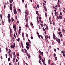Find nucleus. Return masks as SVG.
Wrapping results in <instances>:
<instances>
[{
  "instance_id": "23",
  "label": "nucleus",
  "mask_w": 65,
  "mask_h": 65,
  "mask_svg": "<svg viewBox=\"0 0 65 65\" xmlns=\"http://www.w3.org/2000/svg\"><path fill=\"white\" fill-rule=\"evenodd\" d=\"M26 20V22H27V21H28V18H27V19H25Z\"/></svg>"
},
{
  "instance_id": "17",
  "label": "nucleus",
  "mask_w": 65,
  "mask_h": 65,
  "mask_svg": "<svg viewBox=\"0 0 65 65\" xmlns=\"http://www.w3.org/2000/svg\"><path fill=\"white\" fill-rule=\"evenodd\" d=\"M61 32L60 31L59 32L58 34L59 35H61Z\"/></svg>"
},
{
  "instance_id": "41",
  "label": "nucleus",
  "mask_w": 65,
  "mask_h": 65,
  "mask_svg": "<svg viewBox=\"0 0 65 65\" xmlns=\"http://www.w3.org/2000/svg\"><path fill=\"white\" fill-rule=\"evenodd\" d=\"M59 3H60V0L58 1V3L57 4H59Z\"/></svg>"
},
{
  "instance_id": "26",
  "label": "nucleus",
  "mask_w": 65,
  "mask_h": 65,
  "mask_svg": "<svg viewBox=\"0 0 65 65\" xmlns=\"http://www.w3.org/2000/svg\"><path fill=\"white\" fill-rule=\"evenodd\" d=\"M8 52L11 53V50H10L9 49V52Z\"/></svg>"
},
{
  "instance_id": "6",
  "label": "nucleus",
  "mask_w": 65,
  "mask_h": 65,
  "mask_svg": "<svg viewBox=\"0 0 65 65\" xmlns=\"http://www.w3.org/2000/svg\"><path fill=\"white\" fill-rule=\"evenodd\" d=\"M10 15L9 14H8V20H9V19L10 18Z\"/></svg>"
},
{
  "instance_id": "31",
  "label": "nucleus",
  "mask_w": 65,
  "mask_h": 65,
  "mask_svg": "<svg viewBox=\"0 0 65 65\" xmlns=\"http://www.w3.org/2000/svg\"><path fill=\"white\" fill-rule=\"evenodd\" d=\"M60 15H62V12H60Z\"/></svg>"
},
{
  "instance_id": "28",
  "label": "nucleus",
  "mask_w": 65,
  "mask_h": 65,
  "mask_svg": "<svg viewBox=\"0 0 65 65\" xmlns=\"http://www.w3.org/2000/svg\"><path fill=\"white\" fill-rule=\"evenodd\" d=\"M39 62L40 64H41V61H40V60H39Z\"/></svg>"
},
{
  "instance_id": "46",
  "label": "nucleus",
  "mask_w": 65,
  "mask_h": 65,
  "mask_svg": "<svg viewBox=\"0 0 65 65\" xmlns=\"http://www.w3.org/2000/svg\"><path fill=\"white\" fill-rule=\"evenodd\" d=\"M9 56H10V57H11V58H12V55H11L10 54Z\"/></svg>"
},
{
  "instance_id": "33",
  "label": "nucleus",
  "mask_w": 65,
  "mask_h": 65,
  "mask_svg": "<svg viewBox=\"0 0 65 65\" xmlns=\"http://www.w3.org/2000/svg\"><path fill=\"white\" fill-rule=\"evenodd\" d=\"M18 41H20V38H18V39H17Z\"/></svg>"
},
{
  "instance_id": "56",
  "label": "nucleus",
  "mask_w": 65,
  "mask_h": 65,
  "mask_svg": "<svg viewBox=\"0 0 65 65\" xmlns=\"http://www.w3.org/2000/svg\"><path fill=\"white\" fill-rule=\"evenodd\" d=\"M26 37H28V34H26Z\"/></svg>"
},
{
  "instance_id": "52",
  "label": "nucleus",
  "mask_w": 65,
  "mask_h": 65,
  "mask_svg": "<svg viewBox=\"0 0 65 65\" xmlns=\"http://www.w3.org/2000/svg\"><path fill=\"white\" fill-rule=\"evenodd\" d=\"M10 59L9 58H8V61H10Z\"/></svg>"
},
{
  "instance_id": "64",
  "label": "nucleus",
  "mask_w": 65,
  "mask_h": 65,
  "mask_svg": "<svg viewBox=\"0 0 65 65\" xmlns=\"http://www.w3.org/2000/svg\"><path fill=\"white\" fill-rule=\"evenodd\" d=\"M53 24L54 25H55V22H53Z\"/></svg>"
},
{
  "instance_id": "2",
  "label": "nucleus",
  "mask_w": 65,
  "mask_h": 65,
  "mask_svg": "<svg viewBox=\"0 0 65 65\" xmlns=\"http://www.w3.org/2000/svg\"><path fill=\"white\" fill-rule=\"evenodd\" d=\"M59 19L60 20H61H61H62V19H63V17L62 16H60V15H59Z\"/></svg>"
},
{
  "instance_id": "42",
  "label": "nucleus",
  "mask_w": 65,
  "mask_h": 65,
  "mask_svg": "<svg viewBox=\"0 0 65 65\" xmlns=\"http://www.w3.org/2000/svg\"><path fill=\"white\" fill-rule=\"evenodd\" d=\"M44 9L46 11H47V9H46V8H44Z\"/></svg>"
},
{
  "instance_id": "49",
  "label": "nucleus",
  "mask_w": 65,
  "mask_h": 65,
  "mask_svg": "<svg viewBox=\"0 0 65 65\" xmlns=\"http://www.w3.org/2000/svg\"><path fill=\"white\" fill-rule=\"evenodd\" d=\"M30 25H31V26H33V23H30Z\"/></svg>"
},
{
  "instance_id": "4",
  "label": "nucleus",
  "mask_w": 65,
  "mask_h": 65,
  "mask_svg": "<svg viewBox=\"0 0 65 65\" xmlns=\"http://www.w3.org/2000/svg\"><path fill=\"white\" fill-rule=\"evenodd\" d=\"M26 44L27 46H29V45H30V43H29V42H26Z\"/></svg>"
},
{
  "instance_id": "43",
  "label": "nucleus",
  "mask_w": 65,
  "mask_h": 65,
  "mask_svg": "<svg viewBox=\"0 0 65 65\" xmlns=\"http://www.w3.org/2000/svg\"><path fill=\"white\" fill-rule=\"evenodd\" d=\"M38 26L39 29H41V28H40V25H39Z\"/></svg>"
},
{
  "instance_id": "5",
  "label": "nucleus",
  "mask_w": 65,
  "mask_h": 65,
  "mask_svg": "<svg viewBox=\"0 0 65 65\" xmlns=\"http://www.w3.org/2000/svg\"><path fill=\"white\" fill-rule=\"evenodd\" d=\"M27 55L29 58H31V56H30V54H27Z\"/></svg>"
},
{
  "instance_id": "15",
  "label": "nucleus",
  "mask_w": 65,
  "mask_h": 65,
  "mask_svg": "<svg viewBox=\"0 0 65 65\" xmlns=\"http://www.w3.org/2000/svg\"><path fill=\"white\" fill-rule=\"evenodd\" d=\"M22 35L23 37H24V33H23V32L22 33Z\"/></svg>"
},
{
  "instance_id": "9",
  "label": "nucleus",
  "mask_w": 65,
  "mask_h": 65,
  "mask_svg": "<svg viewBox=\"0 0 65 65\" xmlns=\"http://www.w3.org/2000/svg\"><path fill=\"white\" fill-rule=\"evenodd\" d=\"M39 57L40 60H41L42 58H41V56H40V55H39Z\"/></svg>"
},
{
  "instance_id": "54",
  "label": "nucleus",
  "mask_w": 65,
  "mask_h": 65,
  "mask_svg": "<svg viewBox=\"0 0 65 65\" xmlns=\"http://www.w3.org/2000/svg\"><path fill=\"white\" fill-rule=\"evenodd\" d=\"M18 10L20 11V12H21V10H20V9H18Z\"/></svg>"
},
{
  "instance_id": "62",
  "label": "nucleus",
  "mask_w": 65,
  "mask_h": 65,
  "mask_svg": "<svg viewBox=\"0 0 65 65\" xmlns=\"http://www.w3.org/2000/svg\"><path fill=\"white\" fill-rule=\"evenodd\" d=\"M58 30L59 31H61V29L60 28H59L58 29Z\"/></svg>"
},
{
  "instance_id": "14",
  "label": "nucleus",
  "mask_w": 65,
  "mask_h": 65,
  "mask_svg": "<svg viewBox=\"0 0 65 65\" xmlns=\"http://www.w3.org/2000/svg\"><path fill=\"white\" fill-rule=\"evenodd\" d=\"M45 17H46V18L47 17V13H45Z\"/></svg>"
},
{
  "instance_id": "37",
  "label": "nucleus",
  "mask_w": 65,
  "mask_h": 65,
  "mask_svg": "<svg viewBox=\"0 0 65 65\" xmlns=\"http://www.w3.org/2000/svg\"><path fill=\"white\" fill-rule=\"evenodd\" d=\"M12 4H10V7H11V6H12Z\"/></svg>"
},
{
  "instance_id": "34",
  "label": "nucleus",
  "mask_w": 65,
  "mask_h": 65,
  "mask_svg": "<svg viewBox=\"0 0 65 65\" xmlns=\"http://www.w3.org/2000/svg\"><path fill=\"white\" fill-rule=\"evenodd\" d=\"M40 25L41 26H42V27L43 26V24H41V23L40 24Z\"/></svg>"
},
{
  "instance_id": "57",
  "label": "nucleus",
  "mask_w": 65,
  "mask_h": 65,
  "mask_svg": "<svg viewBox=\"0 0 65 65\" xmlns=\"http://www.w3.org/2000/svg\"><path fill=\"white\" fill-rule=\"evenodd\" d=\"M13 36H14V37H15V38H16V37H15V35L14 34Z\"/></svg>"
},
{
  "instance_id": "30",
  "label": "nucleus",
  "mask_w": 65,
  "mask_h": 65,
  "mask_svg": "<svg viewBox=\"0 0 65 65\" xmlns=\"http://www.w3.org/2000/svg\"><path fill=\"white\" fill-rule=\"evenodd\" d=\"M25 53H26V54H28V52H27V50H26V51H25Z\"/></svg>"
},
{
  "instance_id": "50",
  "label": "nucleus",
  "mask_w": 65,
  "mask_h": 65,
  "mask_svg": "<svg viewBox=\"0 0 65 65\" xmlns=\"http://www.w3.org/2000/svg\"><path fill=\"white\" fill-rule=\"evenodd\" d=\"M6 7V6H5V5H4V9H5V8Z\"/></svg>"
},
{
  "instance_id": "22",
  "label": "nucleus",
  "mask_w": 65,
  "mask_h": 65,
  "mask_svg": "<svg viewBox=\"0 0 65 65\" xmlns=\"http://www.w3.org/2000/svg\"><path fill=\"white\" fill-rule=\"evenodd\" d=\"M55 60H56V61H57V57H55Z\"/></svg>"
},
{
  "instance_id": "12",
  "label": "nucleus",
  "mask_w": 65,
  "mask_h": 65,
  "mask_svg": "<svg viewBox=\"0 0 65 65\" xmlns=\"http://www.w3.org/2000/svg\"><path fill=\"white\" fill-rule=\"evenodd\" d=\"M9 1L10 2V3H12V2H13V0H11V1L10 0H9Z\"/></svg>"
},
{
  "instance_id": "53",
  "label": "nucleus",
  "mask_w": 65,
  "mask_h": 65,
  "mask_svg": "<svg viewBox=\"0 0 65 65\" xmlns=\"http://www.w3.org/2000/svg\"><path fill=\"white\" fill-rule=\"evenodd\" d=\"M48 38L49 39H51V36H49Z\"/></svg>"
},
{
  "instance_id": "25",
  "label": "nucleus",
  "mask_w": 65,
  "mask_h": 65,
  "mask_svg": "<svg viewBox=\"0 0 65 65\" xmlns=\"http://www.w3.org/2000/svg\"><path fill=\"white\" fill-rule=\"evenodd\" d=\"M28 41L30 43H31V41H30V40L29 39H28Z\"/></svg>"
},
{
  "instance_id": "24",
  "label": "nucleus",
  "mask_w": 65,
  "mask_h": 65,
  "mask_svg": "<svg viewBox=\"0 0 65 65\" xmlns=\"http://www.w3.org/2000/svg\"><path fill=\"white\" fill-rule=\"evenodd\" d=\"M60 35V37H62V34H61Z\"/></svg>"
},
{
  "instance_id": "60",
  "label": "nucleus",
  "mask_w": 65,
  "mask_h": 65,
  "mask_svg": "<svg viewBox=\"0 0 65 65\" xmlns=\"http://www.w3.org/2000/svg\"><path fill=\"white\" fill-rule=\"evenodd\" d=\"M54 52H56V51H57V50H56V49H54Z\"/></svg>"
},
{
  "instance_id": "35",
  "label": "nucleus",
  "mask_w": 65,
  "mask_h": 65,
  "mask_svg": "<svg viewBox=\"0 0 65 65\" xmlns=\"http://www.w3.org/2000/svg\"><path fill=\"white\" fill-rule=\"evenodd\" d=\"M10 9L11 10H12V7H10Z\"/></svg>"
},
{
  "instance_id": "10",
  "label": "nucleus",
  "mask_w": 65,
  "mask_h": 65,
  "mask_svg": "<svg viewBox=\"0 0 65 65\" xmlns=\"http://www.w3.org/2000/svg\"><path fill=\"white\" fill-rule=\"evenodd\" d=\"M8 22L9 23H10V22H11V19H10V18L9 19Z\"/></svg>"
},
{
  "instance_id": "48",
  "label": "nucleus",
  "mask_w": 65,
  "mask_h": 65,
  "mask_svg": "<svg viewBox=\"0 0 65 65\" xmlns=\"http://www.w3.org/2000/svg\"><path fill=\"white\" fill-rule=\"evenodd\" d=\"M25 7L26 8L27 7V4L25 5Z\"/></svg>"
},
{
  "instance_id": "63",
  "label": "nucleus",
  "mask_w": 65,
  "mask_h": 65,
  "mask_svg": "<svg viewBox=\"0 0 65 65\" xmlns=\"http://www.w3.org/2000/svg\"><path fill=\"white\" fill-rule=\"evenodd\" d=\"M42 54V56H43V52H42L41 53Z\"/></svg>"
},
{
  "instance_id": "44",
  "label": "nucleus",
  "mask_w": 65,
  "mask_h": 65,
  "mask_svg": "<svg viewBox=\"0 0 65 65\" xmlns=\"http://www.w3.org/2000/svg\"><path fill=\"white\" fill-rule=\"evenodd\" d=\"M25 13L26 14H27V15H28V14H28V13H27V12L26 11L25 12Z\"/></svg>"
},
{
  "instance_id": "21",
  "label": "nucleus",
  "mask_w": 65,
  "mask_h": 65,
  "mask_svg": "<svg viewBox=\"0 0 65 65\" xmlns=\"http://www.w3.org/2000/svg\"><path fill=\"white\" fill-rule=\"evenodd\" d=\"M28 25L27 24H26L25 25V27H28Z\"/></svg>"
},
{
  "instance_id": "51",
  "label": "nucleus",
  "mask_w": 65,
  "mask_h": 65,
  "mask_svg": "<svg viewBox=\"0 0 65 65\" xmlns=\"http://www.w3.org/2000/svg\"><path fill=\"white\" fill-rule=\"evenodd\" d=\"M57 19H59V16H57Z\"/></svg>"
},
{
  "instance_id": "19",
  "label": "nucleus",
  "mask_w": 65,
  "mask_h": 65,
  "mask_svg": "<svg viewBox=\"0 0 65 65\" xmlns=\"http://www.w3.org/2000/svg\"><path fill=\"white\" fill-rule=\"evenodd\" d=\"M53 37H56V35H55L54 33H53Z\"/></svg>"
},
{
  "instance_id": "29",
  "label": "nucleus",
  "mask_w": 65,
  "mask_h": 65,
  "mask_svg": "<svg viewBox=\"0 0 65 65\" xmlns=\"http://www.w3.org/2000/svg\"><path fill=\"white\" fill-rule=\"evenodd\" d=\"M58 4V5L57 6L58 7H60V5L59 4Z\"/></svg>"
},
{
  "instance_id": "55",
  "label": "nucleus",
  "mask_w": 65,
  "mask_h": 65,
  "mask_svg": "<svg viewBox=\"0 0 65 65\" xmlns=\"http://www.w3.org/2000/svg\"><path fill=\"white\" fill-rule=\"evenodd\" d=\"M62 31L63 32V33H64V32H65V30L63 29H62Z\"/></svg>"
},
{
  "instance_id": "32",
  "label": "nucleus",
  "mask_w": 65,
  "mask_h": 65,
  "mask_svg": "<svg viewBox=\"0 0 65 65\" xmlns=\"http://www.w3.org/2000/svg\"><path fill=\"white\" fill-rule=\"evenodd\" d=\"M11 20H12V22H13V21H14V19H13V18H12Z\"/></svg>"
},
{
  "instance_id": "18",
  "label": "nucleus",
  "mask_w": 65,
  "mask_h": 65,
  "mask_svg": "<svg viewBox=\"0 0 65 65\" xmlns=\"http://www.w3.org/2000/svg\"><path fill=\"white\" fill-rule=\"evenodd\" d=\"M13 29H14V28H16V26H14L13 25Z\"/></svg>"
},
{
  "instance_id": "1",
  "label": "nucleus",
  "mask_w": 65,
  "mask_h": 65,
  "mask_svg": "<svg viewBox=\"0 0 65 65\" xmlns=\"http://www.w3.org/2000/svg\"><path fill=\"white\" fill-rule=\"evenodd\" d=\"M14 13L15 14H16V12L17 11V10L16 9H14Z\"/></svg>"
},
{
  "instance_id": "7",
  "label": "nucleus",
  "mask_w": 65,
  "mask_h": 65,
  "mask_svg": "<svg viewBox=\"0 0 65 65\" xmlns=\"http://www.w3.org/2000/svg\"><path fill=\"white\" fill-rule=\"evenodd\" d=\"M10 35H11V33H12V30L11 29H10Z\"/></svg>"
},
{
  "instance_id": "13",
  "label": "nucleus",
  "mask_w": 65,
  "mask_h": 65,
  "mask_svg": "<svg viewBox=\"0 0 65 65\" xmlns=\"http://www.w3.org/2000/svg\"><path fill=\"white\" fill-rule=\"evenodd\" d=\"M26 48L27 50H28L29 49V46H26Z\"/></svg>"
},
{
  "instance_id": "47",
  "label": "nucleus",
  "mask_w": 65,
  "mask_h": 65,
  "mask_svg": "<svg viewBox=\"0 0 65 65\" xmlns=\"http://www.w3.org/2000/svg\"><path fill=\"white\" fill-rule=\"evenodd\" d=\"M43 29L44 31H45V29H44V27L43 28Z\"/></svg>"
},
{
  "instance_id": "58",
  "label": "nucleus",
  "mask_w": 65,
  "mask_h": 65,
  "mask_svg": "<svg viewBox=\"0 0 65 65\" xmlns=\"http://www.w3.org/2000/svg\"><path fill=\"white\" fill-rule=\"evenodd\" d=\"M54 39H55V40H56V38L55 37H53Z\"/></svg>"
},
{
  "instance_id": "8",
  "label": "nucleus",
  "mask_w": 65,
  "mask_h": 65,
  "mask_svg": "<svg viewBox=\"0 0 65 65\" xmlns=\"http://www.w3.org/2000/svg\"><path fill=\"white\" fill-rule=\"evenodd\" d=\"M57 41L59 43H60V39H58L57 40Z\"/></svg>"
},
{
  "instance_id": "3",
  "label": "nucleus",
  "mask_w": 65,
  "mask_h": 65,
  "mask_svg": "<svg viewBox=\"0 0 65 65\" xmlns=\"http://www.w3.org/2000/svg\"><path fill=\"white\" fill-rule=\"evenodd\" d=\"M54 13L55 14V15H56V16H57V15L58 14V12H55Z\"/></svg>"
},
{
  "instance_id": "27",
  "label": "nucleus",
  "mask_w": 65,
  "mask_h": 65,
  "mask_svg": "<svg viewBox=\"0 0 65 65\" xmlns=\"http://www.w3.org/2000/svg\"><path fill=\"white\" fill-rule=\"evenodd\" d=\"M50 24H52V21H51V20L50 21Z\"/></svg>"
},
{
  "instance_id": "36",
  "label": "nucleus",
  "mask_w": 65,
  "mask_h": 65,
  "mask_svg": "<svg viewBox=\"0 0 65 65\" xmlns=\"http://www.w3.org/2000/svg\"><path fill=\"white\" fill-rule=\"evenodd\" d=\"M40 36L42 39H43V37H42V36L41 35Z\"/></svg>"
},
{
  "instance_id": "59",
  "label": "nucleus",
  "mask_w": 65,
  "mask_h": 65,
  "mask_svg": "<svg viewBox=\"0 0 65 65\" xmlns=\"http://www.w3.org/2000/svg\"><path fill=\"white\" fill-rule=\"evenodd\" d=\"M31 39H33V37H30Z\"/></svg>"
},
{
  "instance_id": "39",
  "label": "nucleus",
  "mask_w": 65,
  "mask_h": 65,
  "mask_svg": "<svg viewBox=\"0 0 65 65\" xmlns=\"http://www.w3.org/2000/svg\"><path fill=\"white\" fill-rule=\"evenodd\" d=\"M61 53H62L63 54H64V51H61Z\"/></svg>"
},
{
  "instance_id": "20",
  "label": "nucleus",
  "mask_w": 65,
  "mask_h": 65,
  "mask_svg": "<svg viewBox=\"0 0 65 65\" xmlns=\"http://www.w3.org/2000/svg\"><path fill=\"white\" fill-rule=\"evenodd\" d=\"M0 17H1V19L2 18V14H0Z\"/></svg>"
},
{
  "instance_id": "61",
  "label": "nucleus",
  "mask_w": 65,
  "mask_h": 65,
  "mask_svg": "<svg viewBox=\"0 0 65 65\" xmlns=\"http://www.w3.org/2000/svg\"><path fill=\"white\" fill-rule=\"evenodd\" d=\"M12 48H14V45H12Z\"/></svg>"
},
{
  "instance_id": "38",
  "label": "nucleus",
  "mask_w": 65,
  "mask_h": 65,
  "mask_svg": "<svg viewBox=\"0 0 65 65\" xmlns=\"http://www.w3.org/2000/svg\"><path fill=\"white\" fill-rule=\"evenodd\" d=\"M6 58H7V54H6Z\"/></svg>"
},
{
  "instance_id": "11",
  "label": "nucleus",
  "mask_w": 65,
  "mask_h": 65,
  "mask_svg": "<svg viewBox=\"0 0 65 65\" xmlns=\"http://www.w3.org/2000/svg\"><path fill=\"white\" fill-rule=\"evenodd\" d=\"M14 30L15 32H16L17 31V28L16 27L15 28H14Z\"/></svg>"
},
{
  "instance_id": "40",
  "label": "nucleus",
  "mask_w": 65,
  "mask_h": 65,
  "mask_svg": "<svg viewBox=\"0 0 65 65\" xmlns=\"http://www.w3.org/2000/svg\"><path fill=\"white\" fill-rule=\"evenodd\" d=\"M38 13V12L37 11H36V13L37 14Z\"/></svg>"
},
{
  "instance_id": "16",
  "label": "nucleus",
  "mask_w": 65,
  "mask_h": 65,
  "mask_svg": "<svg viewBox=\"0 0 65 65\" xmlns=\"http://www.w3.org/2000/svg\"><path fill=\"white\" fill-rule=\"evenodd\" d=\"M48 64H50V61H51V59H49L48 60Z\"/></svg>"
},
{
  "instance_id": "45",
  "label": "nucleus",
  "mask_w": 65,
  "mask_h": 65,
  "mask_svg": "<svg viewBox=\"0 0 65 65\" xmlns=\"http://www.w3.org/2000/svg\"><path fill=\"white\" fill-rule=\"evenodd\" d=\"M54 57H56V54L54 53Z\"/></svg>"
}]
</instances>
